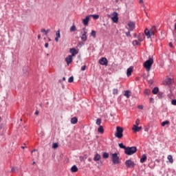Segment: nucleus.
Returning <instances> with one entry per match:
<instances>
[{"instance_id": "obj_15", "label": "nucleus", "mask_w": 176, "mask_h": 176, "mask_svg": "<svg viewBox=\"0 0 176 176\" xmlns=\"http://www.w3.org/2000/svg\"><path fill=\"white\" fill-rule=\"evenodd\" d=\"M142 126H138L137 125H133V130L135 133H137L142 130Z\"/></svg>"}, {"instance_id": "obj_41", "label": "nucleus", "mask_w": 176, "mask_h": 176, "mask_svg": "<svg viewBox=\"0 0 176 176\" xmlns=\"http://www.w3.org/2000/svg\"><path fill=\"white\" fill-rule=\"evenodd\" d=\"M49 32H50V29H47V30H45V35L47 36V34H49Z\"/></svg>"}, {"instance_id": "obj_24", "label": "nucleus", "mask_w": 176, "mask_h": 176, "mask_svg": "<svg viewBox=\"0 0 176 176\" xmlns=\"http://www.w3.org/2000/svg\"><path fill=\"white\" fill-rule=\"evenodd\" d=\"M98 133H100V134H104V127L102 126H100L98 129Z\"/></svg>"}, {"instance_id": "obj_10", "label": "nucleus", "mask_w": 176, "mask_h": 176, "mask_svg": "<svg viewBox=\"0 0 176 176\" xmlns=\"http://www.w3.org/2000/svg\"><path fill=\"white\" fill-rule=\"evenodd\" d=\"M99 63L101 65H105V67H107L108 65V59H107V58H102L99 60Z\"/></svg>"}, {"instance_id": "obj_22", "label": "nucleus", "mask_w": 176, "mask_h": 176, "mask_svg": "<svg viewBox=\"0 0 176 176\" xmlns=\"http://www.w3.org/2000/svg\"><path fill=\"white\" fill-rule=\"evenodd\" d=\"M131 95V91H125L124 96L126 97V98H130V96Z\"/></svg>"}, {"instance_id": "obj_29", "label": "nucleus", "mask_w": 176, "mask_h": 176, "mask_svg": "<svg viewBox=\"0 0 176 176\" xmlns=\"http://www.w3.org/2000/svg\"><path fill=\"white\" fill-rule=\"evenodd\" d=\"M166 124H170V121L166 120V121L162 122L161 124L162 127H164V126H166Z\"/></svg>"}, {"instance_id": "obj_49", "label": "nucleus", "mask_w": 176, "mask_h": 176, "mask_svg": "<svg viewBox=\"0 0 176 176\" xmlns=\"http://www.w3.org/2000/svg\"><path fill=\"white\" fill-rule=\"evenodd\" d=\"M153 101H154V99L153 98H150V102H153Z\"/></svg>"}, {"instance_id": "obj_44", "label": "nucleus", "mask_w": 176, "mask_h": 176, "mask_svg": "<svg viewBox=\"0 0 176 176\" xmlns=\"http://www.w3.org/2000/svg\"><path fill=\"white\" fill-rule=\"evenodd\" d=\"M135 124L137 125V126H138L139 124H140V120H136V121H135Z\"/></svg>"}, {"instance_id": "obj_61", "label": "nucleus", "mask_w": 176, "mask_h": 176, "mask_svg": "<svg viewBox=\"0 0 176 176\" xmlns=\"http://www.w3.org/2000/svg\"><path fill=\"white\" fill-rule=\"evenodd\" d=\"M49 41H52L50 38H49Z\"/></svg>"}, {"instance_id": "obj_52", "label": "nucleus", "mask_w": 176, "mask_h": 176, "mask_svg": "<svg viewBox=\"0 0 176 176\" xmlns=\"http://www.w3.org/2000/svg\"><path fill=\"white\" fill-rule=\"evenodd\" d=\"M36 150H33V151H32V153H34V152H35Z\"/></svg>"}, {"instance_id": "obj_14", "label": "nucleus", "mask_w": 176, "mask_h": 176, "mask_svg": "<svg viewBox=\"0 0 176 176\" xmlns=\"http://www.w3.org/2000/svg\"><path fill=\"white\" fill-rule=\"evenodd\" d=\"M65 61L67 64V65H69L71 63H72V56L69 55L67 58H65Z\"/></svg>"}, {"instance_id": "obj_3", "label": "nucleus", "mask_w": 176, "mask_h": 176, "mask_svg": "<svg viewBox=\"0 0 176 176\" xmlns=\"http://www.w3.org/2000/svg\"><path fill=\"white\" fill-rule=\"evenodd\" d=\"M138 149L136 146L132 147H126V150L124 151L125 155H128V156H131V155H134L137 152Z\"/></svg>"}, {"instance_id": "obj_9", "label": "nucleus", "mask_w": 176, "mask_h": 176, "mask_svg": "<svg viewBox=\"0 0 176 176\" xmlns=\"http://www.w3.org/2000/svg\"><path fill=\"white\" fill-rule=\"evenodd\" d=\"M173 82H174L173 79L167 78L163 81V85H164L165 86H170L173 84Z\"/></svg>"}, {"instance_id": "obj_40", "label": "nucleus", "mask_w": 176, "mask_h": 176, "mask_svg": "<svg viewBox=\"0 0 176 176\" xmlns=\"http://www.w3.org/2000/svg\"><path fill=\"white\" fill-rule=\"evenodd\" d=\"M171 104H172V105H176V100H172Z\"/></svg>"}, {"instance_id": "obj_20", "label": "nucleus", "mask_w": 176, "mask_h": 176, "mask_svg": "<svg viewBox=\"0 0 176 176\" xmlns=\"http://www.w3.org/2000/svg\"><path fill=\"white\" fill-rule=\"evenodd\" d=\"M144 38H145V36L144 35V34H139L138 36V39L139 42H142V41H144Z\"/></svg>"}, {"instance_id": "obj_56", "label": "nucleus", "mask_w": 176, "mask_h": 176, "mask_svg": "<svg viewBox=\"0 0 176 176\" xmlns=\"http://www.w3.org/2000/svg\"><path fill=\"white\" fill-rule=\"evenodd\" d=\"M134 36H137V34L135 33V34H134Z\"/></svg>"}, {"instance_id": "obj_51", "label": "nucleus", "mask_w": 176, "mask_h": 176, "mask_svg": "<svg viewBox=\"0 0 176 176\" xmlns=\"http://www.w3.org/2000/svg\"><path fill=\"white\" fill-rule=\"evenodd\" d=\"M38 39H41V34L38 35Z\"/></svg>"}, {"instance_id": "obj_38", "label": "nucleus", "mask_w": 176, "mask_h": 176, "mask_svg": "<svg viewBox=\"0 0 176 176\" xmlns=\"http://www.w3.org/2000/svg\"><path fill=\"white\" fill-rule=\"evenodd\" d=\"M118 93V89H113V94L116 95Z\"/></svg>"}, {"instance_id": "obj_47", "label": "nucleus", "mask_w": 176, "mask_h": 176, "mask_svg": "<svg viewBox=\"0 0 176 176\" xmlns=\"http://www.w3.org/2000/svg\"><path fill=\"white\" fill-rule=\"evenodd\" d=\"M41 32H45H45H46V30H45V29H41Z\"/></svg>"}, {"instance_id": "obj_5", "label": "nucleus", "mask_w": 176, "mask_h": 176, "mask_svg": "<svg viewBox=\"0 0 176 176\" xmlns=\"http://www.w3.org/2000/svg\"><path fill=\"white\" fill-rule=\"evenodd\" d=\"M110 156L113 164H119V155L117 153H111Z\"/></svg>"}, {"instance_id": "obj_18", "label": "nucleus", "mask_w": 176, "mask_h": 176, "mask_svg": "<svg viewBox=\"0 0 176 176\" xmlns=\"http://www.w3.org/2000/svg\"><path fill=\"white\" fill-rule=\"evenodd\" d=\"M61 38V35L60 34V30L56 31L55 41L56 42H58V38Z\"/></svg>"}, {"instance_id": "obj_26", "label": "nucleus", "mask_w": 176, "mask_h": 176, "mask_svg": "<svg viewBox=\"0 0 176 176\" xmlns=\"http://www.w3.org/2000/svg\"><path fill=\"white\" fill-rule=\"evenodd\" d=\"M75 31H76V26L75 25H73L70 28V32H75Z\"/></svg>"}, {"instance_id": "obj_23", "label": "nucleus", "mask_w": 176, "mask_h": 176, "mask_svg": "<svg viewBox=\"0 0 176 176\" xmlns=\"http://www.w3.org/2000/svg\"><path fill=\"white\" fill-rule=\"evenodd\" d=\"M78 166H76V165H74L72 168H71V171L72 173H77L78 171Z\"/></svg>"}, {"instance_id": "obj_39", "label": "nucleus", "mask_w": 176, "mask_h": 176, "mask_svg": "<svg viewBox=\"0 0 176 176\" xmlns=\"http://www.w3.org/2000/svg\"><path fill=\"white\" fill-rule=\"evenodd\" d=\"M163 97V93L162 92H159L158 93V98H162Z\"/></svg>"}, {"instance_id": "obj_1", "label": "nucleus", "mask_w": 176, "mask_h": 176, "mask_svg": "<svg viewBox=\"0 0 176 176\" xmlns=\"http://www.w3.org/2000/svg\"><path fill=\"white\" fill-rule=\"evenodd\" d=\"M157 32V30H156V27L155 26H152L150 30L148 28H146L144 30V34L146 36H147L148 39L149 38H151L153 35H155Z\"/></svg>"}, {"instance_id": "obj_16", "label": "nucleus", "mask_w": 176, "mask_h": 176, "mask_svg": "<svg viewBox=\"0 0 176 176\" xmlns=\"http://www.w3.org/2000/svg\"><path fill=\"white\" fill-rule=\"evenodd\" d=\"M133 73V67H130L126 70L127 76H131V74Z\"/></svg>"}, {"instance_id": "obj_55", "label": "nucleus", "mask_w": 176, "mask_h": 176, "mask_svg": "<svg viewBox=\"0 0 176 176\" xmlns=\"http://www.w3.org/2000/svg\"><path fill=\"white\" fill-rule=\"evenodd\" d=\"M89 162H91V159L89 158L88 159Z\"/></svg>"}, {"instance_id": "obj_12", "label": "nucleus", "mask_w": 176, "mask_h": 176, "mask_svg": "<svg viewBox=\"0 0 176 176\" xmlns=\"http://www.w3.org/2000/svg\"><path fill=\"white\" fill-rule=\"evenodd\" d=\"M69 52L72 54L71 56H72V57H74L76 54H78V51L76 48H70Z\"/></svg>"}, {"instance_id": "obj_21", "label": "nucleus", "mask_w": 176, "mask_h": 176, "mask_svg": "<svg viewBox=\"0 0 176 176\" xmlns=\"http://www.w3.org/2000/svg\"><path fill=\"white\" fill-rule=\"evenodd\" d=\"M72 124H76L78 123V118L74 117L71 119Z\"/></svg>"}, {"instance_id": "obj_37", "label": "nucleus", "mask_w": 176, "mask_h": 176, "mask_svg": "<svg viewBox=\"0 0 176 176\" xmlns=\"http://www.w3.org/2000/svg\"><path fill=\"white\" fill-rule=\"evenodd\" d=\"M91 36H94V38H96V31L92 30L91 32Z\"/></svg>"}, {"instance_id": "obj_50", "label": "nucleus", "mask_w": 176, "mask_h": 176, "mask_svg": "<svg viewBox=\"0 0 176 176\" xmlns=\"http://www.w3.org/2000/svg\"><path fill=\"white\" fill-rule=\"evenodd\" d=\"M148 83H153V80H150L149 81H148Z\"/></svg>"}, {"instance_id": "obj_6", "label": "nucleus", "mask_w": 176, "mask_h": 176, "mask_svg": "<svg viewBox=\"0 0 176 176\" xmlns=\"http://www.w3.org/2000/svg\"><path fill=\"white\" fill-rule=\"evenodd\" d=\"M125 165L126 167H129V168H134V167H135V163L131 161V160H126L125 162Z\"/></svg>"}, {"instance_id": "obj_30", "label": "nucleus", "mask_w": 176, "mask_h": 176, "mask_svg": "<svg viewBox=\"0 0 176 176\" xmlns=\"http://www.w3.org/2000/svg\"><path fill=\"white\" fill-rule=\"evenodd\" d=\"M102 157L103 159H108L109 157V154L108 153H103Z\"/></svg>"}, {"instance_id": "obj_46", "label": "nucleus", "mask_w": 176, "mask_h": 176, "mask_svg": "<svg viewBox=\"0 0 176 176\" xmlns=\"http://www.w3.org/2000/svg\"><path fill=\"white\" fill-rule=\"evenodd\" d=\"M45 47H46V48L49 47V43H46L45 44Z\"/></svg>"}, {"instance_id": "obj_54", "label": "nucleus", "mask_w": 176, "mask_h": 176, "mask_svg": "<svg viewBox=\"0 0 176 176\" xmlns=\"http://www.w3.org/2000/svg\"><path fill=\"white\" fill-rule=\"evenodd\" d=\"M63 80H64V81L65 80V77L63 78Z\"/></svg>"}, {"instance_id": "obj_34", "label": "nucleus", "mask_w": 176, "mask_h": 176, "mask_svg": "<svg viewBox=\"0 0 176 176\" xmlns=\"http://www.w3.org/2000/svg\"><path fill=\"white\" fill-rule=\"evenodd\" d=\"M144 94H146V96H149V94H151V90L145 89L144 90Z\"/></svg>"}, {"instance_id": "obj_58", "label": "nucleus", "mask_w": 176, "mask_h": 176, "mask_svg": "<svg viewBox=\"0 0 176 176\" xmlns=\"http://www.w3.org/2000/svg\"><path fill=\"white\" fill-rule=\"evenodd\" d=\"M21 148H22V149H24V148H25V147H24V146H22Z\"/></svg>"}, {"instance_id": "obj_33", "label": "nucleus", "mask_w": 176, "mask_h": 176, "mask_svg": "<svg viewBox=\"0 0 176 176\" xmlns=\"http://www.w3.org/2000/svg\"><path fill=\"white\" fill-rule=\"evenodd\" d=\"M90 17H93V19H94V20H98V19L100 18L99 15H89Z\"/></svg>"}, {"instance_id": "obj_8", "label": "nucleus", "mask_w": 176, "mask_h": 176, "mask_svg": "<svg viewBox=\"0 0 176 176\" xmlns=\"http://www.w3.org/2000/svg\"><path fill=\"white\" fill-rule=\"evenodd\" d=\"M127 25V29L129 30V31H134V30H135V23L134 22L130 21L129 22Z\"/></svg>"}, {"instance_id": "obj_27", "label": "nucleus", "mask_w": 176, "mask_h": 176, "mask_svg": "<svg viewBox=\"0 0 176 176\" xmlns=\"http://www.w3.org/2000/svg\"><path fill=\"white\" fill-rule=\"evenodd\" d=\"M153 94H157L159 93V88L155 87L152 91Z\"/></svg>"}, {"instance_id": "obj_7", "label": "nucleus", "mask_w": 176, "mask_h": 176, "mask_svg": "<svg viewBox=\"0 0 176 176\" xmlns=\"http://www.w3.org/2000/svg\"><path fill=\"white\" fill-rule=\"evenodd\" d=\"M112 17L111 18L113 23H118V20H119V17L118 12H114L111 14Z\"/></svg>"}, {"instance_id": "obj_42", "label": "nucleus", "mask_w": 176, "mask_h": 176, "mask_svg": "<svg viewBox=\"0 0 176 176\" xmlns=\"http://www.w3.org/2000/svg\"><path fill=\"white\" fill-rule=\"evenodd\" d=\"M126 36H131V34H130V30H129L127 32H126Z\"/></svg>"}, {"instance_id": "obj_57", "label": "nucleus", "mask_w": 176, "mask_h": 176, "mask_svg": "<svg viewBox=\"0 0 176 176\" xmlns=\"http://www.w3.org/2000/svg\"><path fill=\"white\" fill-rule=\"evenodd\" d=\"M169 45H170V46H172L173 44L171 43H170Z\"/></svg>"}, {"instance_id": "obj_4", "label": "nucleus", "mask_w": 176, "mask_h": 176, "mask_svg": "<svg viewBox=\"0 0 176 176\" xmlns=\"http://www.w3.org/2000/svg\"><path fill=\"white\" fill-rule=\"evenodd\" d=\"M115 137L119 139L123 137V128L120 126H116V132L115 133Z\"/></svg>"}, {"instance_id": "obj_28", "label": "nucleus", "mask_w": 176, "mask_h": 176, "mask_svg": "<svg viewBox=\"0 0 176 176\" xmlns=\"http://www.w3.org/2000/svg\"><path fill=\"white\" fill-rule=\"evenodd\" d=\"M132 43L133 46H138L139 45H141V43L138 42L137 40H134Z\"/></svg>"}, {"instance_id": "obj_2", "label": "nucleus", "mask_w": 176, "mask_h": 176, "mask_svg": "<svg viewBox=\"0 0 176 176\" xmlns=\"http://www.w3.org/2000/svg\"><path fill=\"white\" fill-rule=\"evenodd\" d=\"M152 65H153V58H149L148 60H147L144 63V67L149 72L151 71V68H152Z\"/></svg>"}, {"instance_id": "obj_43", "label": "nucleus", "mask_w": 176, "mask_h": 176, "mask_svg": "<svg viewBox=\"0 0 176 176\" xmlns=\"http://www.w3.org/2000/svg\"><path fill=\"white\" fill-rule=\"evenodd\" d=\"M86 70V65H84L81 67V71H85Z\"/></svg>"}, {"instance_id": "obj_45", "label": "nucleus", "mask_w": 176, "mask_h": 176, "mask_svg": "<svg viewBox=\"0 0 176 176\" xmlns=\"http://www.w3.org/2000/svg\"><path fill=\"white\" fill-rule=\"evenodd\" d=\"M138 108L139 109H144V106H142V105H139V106L138 107Z\"/></svg>"}, {"instance_id": "obj_11", "label": "nucleus", "mask_w": 176, "mask_h": 176, "mask_svg": "<svg viewBox=\"0 0 176 176\" xmlns=\"http://www.w3.org/2000/svg\"><path fill=\"white\" fill-rule=\"evenodd\" d=\"M86 34H87V32L86 31V29H84V34L81 36V40L82 42H86V41H87V36Z\"/></svg>"}, {"instance_id": "obj_19", "label": "nucleus", "mask_w": 176, "mask_h": 176, "mask_svg": "<svg viewBox=\"0 0 176 176\" xmlns=\"http://www.w3.org/2000/svg\"><path fill=\"white\" fill-rule=\"evenodd\" d=\"M146 159H147L146 155L143 154L142 155V157L140 158V163H145V162H146Z\"/></svg>"}, {"instance_id": "obj_60", "label": "nucleus", "mask_w": 176, "mask_h": 176, "mask_svg": "<svg viewBox=\"0 0 176 176\" xmlns=\"http://www.w3.org/2000/svg\"><path fill=\"white\" fill-rule=\"evenodd\" d=\"M108 17H111V15H108Z\"/></svg>"}, {"instance_id": "obj_53", "label": "nucleus", "mask_w": 176, "mask_h": 176, "mask_svg": "<svg viewBox=\"0 0 176 176\" xmlns=\"http://www.w3.org/2000/svg\"><path fill=\"white\" fill-rule=\"evenodd\" d=\"M142 0H140V3H142Z\"/></svg>"}, {"instance_id": "obj_25", "label": "nucleus", "mask_w": 176, "mask_h": 176, "mask_svg": "<svg viewBox=\"0 0 176 176\" xmlns=\"http://www.w3.org/2000/svg\"><path fill=\"white\" fill-rule=\"evenodd\" d=\"M168 160H169L170 163H174V160L173 159V155H169L167 157Z\"/></svg>"}, {"instance_id": "obj_32", "label": "nucleus", "mask_w": 176, "mask_h": 176, "mask_svg": "<svg viewBox=\"0 0 176 176\" xmlns=\"http://www.w3.org/2000/svg\"><path fill=\"white\" fill-rule=\"evenodd\" d=\"M52 148L54 149H57V148H58V143H53Z\"/></svg>"}, {"instance_id": "obj_63", "label": "nucleus", "mask_w": 176, "mask_h": 176, "mask_svg": "<svg viewBox=\"0 0 176 176\" xmlns=\"http://www.w3.org/2000/svg\"><path fill=\"white\" fill-rule=\"evenodd\" d=\"M12 171H13V169H12Z\"/></svg>"}, {"instance_id": "obj_31", "label": "nucleus", "mask_w": 176, "mask_h": 176, "mask_svg": "<svg viewBox=\"0 0 176 176\" xmlns=\"http://www.w3.org/2000/svg\"><path fill=\"white\" fill-rule=\"evenodd\" d=\"M118 145H119V147L121 148V149H124V151H126L127 147H126V146L123 145V143H120Z\"/></svg>"}, {"instance_id": "obj_13", "label": "nucleus", "mask_w": 176, "mask_h": 176, "mask_svg": "<svg viewBox=\"0 0 176 176\" xmlns=\"http://www.w3.org/2000/svg\"><path fill=\"white\" fill-rule=\"evenodd\" d=\"M89 21H90V15L87 16L85 19H82V23L84 24V25H88Z\"/></svg>"}, {"instance_id": "obj_36", "label": "nucleus", "mask_w": 176, "mask_h": 176, "mask_svg": "<svg viewBox=\"0 0 176 176\" xmlns=\"http://www.w3.org/2000/svg\"><path fill=\"white\" fill-rule=\"evenodd\" d=\"M68 82H69V83H72V82H74V76H71V77L68 79Z\"/></svg>"}, {"instance_id": "obj_62", "label": "nucleus", "mask_w": 176, "mask_h": 176, "mask_svg": "<svg viewBox=\"0 0 176 176\" xmlns=\"http://www.w3.org/2000/svg\"><path fill=\"white\" fill-rule=\"evenodd\" d=\"M159 162H160V161H159V160H157V162H158V163H159Z\"/></svg>"}, {"instance_id": "obj_35", "label": "nucleus", "mask_w": 176, "mask_h": 176, "mask_svg": "<svg viewBox=\"0 0 176 176\" xmlns=\"http://www.w3.org/2000/svg\"><path fill=\"white\" fill-rule=\"evenodd\" d=\"M96 124H98V126H100L101 124V118H98L96 120Z\"/></svg>"}, {"instance_id": "obj_59", "label": "nucleus", "mask_w": 176, "mask_h": 176, "mask_svg": "<svg viewBox=\"0 0 176 176\" xmlns=\"http://www.w3.org/2000/svg\"><path fill=\"white\" fill-rule=\"evenodd\" d=\"M35 163H36L35 162H33L32 164H35Z\"/></svg>"}, {"instance_id": "obj_17", "label": "nucleus", "mask_w": 176, "mask_h": 176, "mask_svg": "<svg viewBox=\"0 0 176 176\" xmlns=\"http://www.w3.org/2000/svg\"><path fill=\"white\" fill-rule=\"evenodd\" d=\"M100 159H101V155L96 153V154L94 157V162H98L99 160H100Z\"/></svg>"}, {"instance_id": "obj_48", "label": "nucleus", "mask_w": 176, "mask_h": 176, "mask_svg": "<svg viewBox=\"0 0 176 176\" xmlns=\"http://www.w3.org/2000/svg\"><path fill=\"white\" fill-rule=\"evenodd\" d=\"M35 115H39V111L38 110L36 111Z\"/></svg>"}]
</instances>
